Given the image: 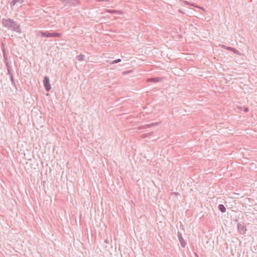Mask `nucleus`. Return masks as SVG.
<instances>
[{"mask_svg":"<svg viewBox=\"0 0 257 257\" xmlns=\"http://www.w3.org/2000/svg\"><path fill=\"white\" fill-rule=\"evenodd\" d=\"M2 24L4 27L9 30H13L19 34L22 33L20 25L13 19L10 18L3 19Z\"/></svg>","mask_w":257,"mask_h":257,"instance_id":"obj_1","label":"nucleus"},{"mask_svg":"<svg viewBox=\"0 0 257 257\" xmlns=\"http://www.w3.org/2000/svg\"><path fill=\"white\" fill-rule=\"evenodd\" d=\"M39 35H41L42 37H61L62 36V34L60 33H50V32H40Z\"/></svg>","mask_w":257,"mask_h":257,"instance_id":"obj_2","label":"nucleus"},{"mask_svg":"<svg viewBox=\"0 0 257 257\" xmlns=\"http://www.w3.org/2000/svg\"><path fill=\"white\" fill-rule=\"evenodd\" d=\"M43 83L46 90L47 91H49L51 89V87L50 84V79L48 76H45L43 80Z\"/></svg>","mask_w":257,"mask_h":257,"instance_id":"obj_3","label":"nucleus"},{"mask_svg":"<svg viewBox=\"0 0 257 257\" xmlns=\"http://www.w3.org/2000/svg\"><path fill=\"white\" fill-rule=\"evenodd\" d=\"M178 237L181 246L182 247H185L186 245V243L182 237V233L180 232H178Z\"/></svg>","mask_w":257,"mask_h":257,"instance_id":"obj_4","label":"nucleus"},{"mask_svg":"<svg viewBox=\"0 0 257 257\" xmlns=\"http://www.w3.org/2000/svg\"><path fill=\"white\" fill-rule=\"evenodd\" d=\"M159 124L158 122L151 123L148 124H145L144 125L140 126L138 127L139 130L145 129L152 126H156Z\"/></svg>","mask_w":257,"mask_h":257,"instance_id":"obj_5","label":"nucleus"},{"mask_svg":"<svg viewBox=\"0 0 257 257\" xmlns=\"http://www.w3.org/2000/svg\"><path fill=\"white\" fill-rule=\"evenodd\" d=\"M63 2L75 6L79 4V0H61Z\"/></svg>","mask_w":257,"mask_h":257,"instance_id":"obj_6","label":"nucleus"},{"mask_svg":"<svg viewBox=\"0 0 257 257\" xmlns=\"http://www.w3.org/2000/svg\"><path fill=\"white\" fill-rule=\"evenodd\" d=\"M184 3L185 5H186L196 7L197 8H198L199 9H201V10H203L204 12H206V10H205L204 8H203V7L198 6H197V5L194 4L190 3H189V2H187V1H184Z\"/></svg>","mask_w":257,"mask_h":257,"instance_id":"obj_7","label":"nucleus"},{"mask_svg":"<svg viewBox=\"0 0 257 257\" xmlns=\"http://www.w3.org/2000/svg\"><path fill=\"white\" fill-rule=\"evenodd\" d=\"M162 80L161 78H151L147 79L148 82L156 83Z\"/></svg>","mask_w":257,"mask_h":257,"instance_id":"obj_8","label":"nucleus"},{"mask_svg":"<svg viewBox=\"0 0 257 257\" xmlns=\"http://www.w3.org/2000/svg\"><path fill=\"white\" fill-rule=\"evenodd\" d=\"M76 59L79 61H83L84 60L85 56L84 55H78L76 57Z\"/></svg>","mask_w":257,"mask_h":257,"instance_id":"obj_9","label":"nucleus"},{"mask_svg":"<svg viewBox=\"0 0 257 257\" xmlns=\"http://www.w3.org/2000/svg\"><path fill=\"white\" fill-rule=\"evenodd\" d=\"M218 209L220 210L221 212H225L226 211V208L223 204H219L218 205Z\"/></svg>","mask_w":257,"mask_h":257,"instance_id":"obj_10","label":"nucleus"},{"mask_svg":"<svg viewBox=\"0 0 257 257\" xmlns=\"http://www.w3.org/2000/svg\"><path fill=\"white\" fill-rule=\"evenodd\" d=\"M227 50L231 51L233 52L235 54H236L237 55H240L239 52L233 48L227 47Z\"/></svg>","mask_w":257,"mask_h":257,"instance_id":"obj_11","label":"nucleus"},{"mask_svg":"<svg viewBox=\"0 0 257 257\" xmlns=\"http://www.w3.org/2000/svg\"><path fill=\"white\" fill-rule=\"evenodd\" d=\"M107 12L109 13H115L116 14H122V12L119 10H108Z\"/></svg>","mask_w":257,"mask_h":257,"instance_id":"obj_12","label":"nucleus"},{"mask_svg":"<svg viewBox=\"0 0 257 257\" xmlns=\"http://www.w3.org/2000/svg\"><path fill=\"white\" fill-rule=\"evenodd\" d=\"M153 134V132H150L148 134H143L142 135V137L143 138H147L148 137H149L150 136H152Z\"/></svg>","mask_w":257,"mask_h":257,"instance_id":"obj_13","label":"nucleus"},{"mask_svg":"<svg viewBox=\"0 0 257 257\" xmlns=\"http://www.w3.org/2000/svg\"><path fill=\"white\" fill-rule=\"evenodd\" d=\"M120 61H121V59H116V60H114L113 61H112V64L117 63L118 62H120Z\"/></svg>","mask_w":257,"mask_h":257,"instance_id":"obj_14","label":"nucleus"},{"mask_svg":"<svg viewBox=\"0 0 257 257\" xmlns=\"http://www.w3.org/2000/svg\"><path fill=\"white\" fill-rule=\"evenodd\" d=\"M6 65H7V69H8V73H9V74H10V75L12 74L11 73V72L10 68V67H9V66H8V63H7V64H6Z\"/></svg>","mask_w":257,"mask_h":257,"instance_id":"obj_15","label":"nucleus"},{"mask_svg":"<svg viewBox=\"0 0 257 257\" xmlns=\"http://www.w3.org/2000/svg\"><path fill=\"white\" fill-rule=\"evenodd\" d=\"M15 2L16 3L22 4L24 2V0H15Z\"/></svg>","mask_w":257,"mask_h":257,"instance_id":"obj_16","label":"nucleus"},{"mask_svg":"<svg viewBox=\"0 0 257 257\" xmlns=\"http://www.w3.org/2000/svg\"><path fill=\"white\" fill-rule=\"evenodd\" d=\"M16 4H17V3L15 2V0H13V1L12 2V3H11V6H14V5H15Z\"/></svg>","mask_w":257,"mask_h":257,"instance_id":"obj_17","label":"nucleus"},{"mask_svg":"<svg viewBox=\"0 0 257 257\" xmlns=\"http://www.w3.org/2000/svg\"><path fill=\"white\" fill-rule=\"evenodd\" d=\"M221 47H222V48H225V49H227V47H227V46H225V45H222L221 46Z\"/></svg>","mask_w":257,"mask_h":257,"instance_id":"obj_18","label":"nucleus"},{"mask_svg":"<svg viewBox=\"0 0 257 257\" xmlns=\"http://www.w3.org/2000/svg\"><path fill=\"white\" fill-rule=\"evenodd\" d=\"M244 111L245 112H247V111H248V108L247 107H245V108H244Z\"/></svg>","mask_w":257,"mask_h":257,"instance_id":"obj_19","label":"nucleus"},{"mask_svg":"<svg viewBox=\"0 0 257 257\" xmlns=\"http://www.w3.org/2000/svg\"><path fill=\"white\" fill-rule=\"evenodd\" d=\"M11 80H12V81H13V75H12V74H11Z\"/></svg>","mask_w":257,"mask_h":257,"instance_id":"obj_20","label":"nucleus"}]
</instances>
